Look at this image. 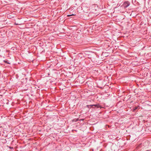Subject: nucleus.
<instances>
[{
	"mask_svg": "<svg viewBox=\"0 0 151 151\" xmlns=\"http://www.w3.org/2000/svg\"><path fill=\"white\" fill-rule=\"evenodd\" d=\"M138 108V107H135L134 109V110H136V109H137Z\"/></svg>",
	"mask_w": 151,
	"mask_h": 151,
	"instance_id": "obj_5",
	"label": "nucleus"
},
{
	"mask_svg": "<svg viewBox=\"0 0 151 151\" xmlns=\"http://www.w3.org/2000/svg\"><path fill=\"white\" fill-rule=\"evenodd\" d=\"M22 72H23V73H24V72H25V69H24V68H23V69H22Z\"/></svg>",
	"mask_w": 151,
	"mask_h": 151,
	"instance_id": "obj_4",
	"label": "nucleus"
},
{
	"mask_svg": "<svg viewBox=\"0 0 151 151\" xmlns=\"http://www.w3.org/2000/svg\"><path fill=\"white\" fill-rule=\"evenodd\" d=\"M4 62H5L6 63H8V62H7V61H6L4 60Z\"/></svg>",
	"mask_w": 151,
	"mask_h": 151,
	"instance_id": "obj_6",
	"label": "nucleus"
},
{
	"mask_svg": "<svg viewBox=\"0 0 151 151\" xmlns=\"http://www.w3.org/2000/svg\"><path fill=\"white\" fill-rule=\"evenodd\" d=\"M130 3L128 1H126L124 2L123 4V6L125 8H127L130 5Z\"/></svg>",
	"mask_w": 151,
	"mask_h": 151,
	"instance_id": "obj_1",
	"label": "nucleus"
},
{
	"mask_svg": "<svg viewBox=\"0 0 151 151\" xmlns=\"http://www.w3.org/2000/svg\"><path fill=\"white\" fill-rule=\"evenodd\" d=\"M93 106H94L96 107H97V108H98L100 107V106L99 104H92V105H87L86 106L88 108H89L90 107Z\"/></svg>",
	"mask_w": 151,
	"mask_h": 151,
	"instance_id": "obj_2",
	"label": "nucleus"
},
{
	"mask_svg": "<svg viewBox=\"0 0 151 151\" xmlns=\"http://www.w3.org/2000/svg\"><path fill=\"white\" fill-rule=\"evenodd\" d=\"M76 15L75 14H68V15H67V16L68 17H70V16H74V15Z\"/></svg>",
	"mask_w": 151,
	"mask_h": 151,
	"instance_id": "obj_3",
	"label": "nucleus"
},
{
	"mask_svg": "<svg viewBox=\"0 0 151 151\" xmlns=\"http://www.w3.org/2000/svg\"><path fill=\"white\" fill-rule=\"evenodd\" d=\"M9 148H13L12 147H9Z\"/></svg>",
	"mask_w": 151,
	"mask_h": 151,
	"instance_id": "obj_7",
	"label": "nucleus"
}]
</instances>
